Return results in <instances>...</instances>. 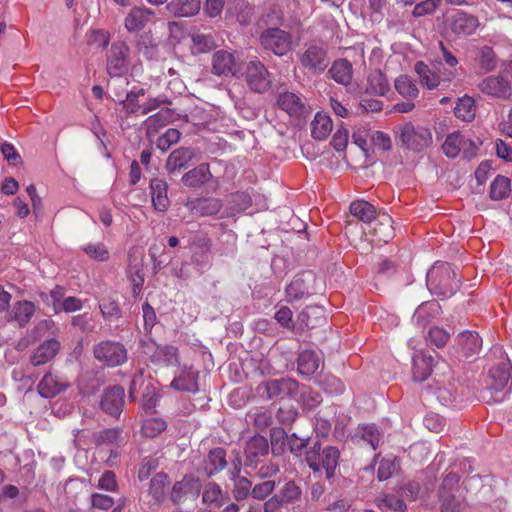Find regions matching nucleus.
Returning <instances> with one entry per match:
<instances>
[{
	"label": "nucleus",
	"mask_w": 512,
	"mask_h": 512,
	"mask_svg": "<svg viewBox=\"0 0 512 512\" xmlns=\"http://www.w3.org/2000/svg\"><path fill=\"white\" fill-rule=\"evenodd\" d=\"M429 291L439 297L448 298L459 289L460 279L454 267L447 263L435 264L426 276Z\"/></svg>",
	"instance_id": "f257e3e1"
},
{
	"label": "nucleus",
	"mask_w": 512,
	"mask_h": 512,
	"mask_svg": "<svg viewBox=\"0 0 512 512\" xmlns=\"http://www.w3.org/2000/svg\"><path fill=\"white\" fill-rule=\"evenodd\" d=\"M395 137L401 145L409 150L421 152L428 148L433 141L428 128L415 126L411 122L395 127Z\"/></svg>",
	"instance_id": "f03ea898"
},
{
	"label": "nucleus",
	"mask_w": 512,
	"mask_h": 512,
	"mask_svg": "<svg viewBox=\"0 0 512 512\" xmlns=\"http://www.w3.org/2000/svg\"><path fill=\"white\" fill-rule=\"evenodd\" d=\"M308 450L305 460L308 466L314 471L319 472L321 469L325 471L326 478L331 479L335 476L336 468L339 464L340 453L337 448L327 446L320 451V447Z\"/></svg>",
	"instance_id": "7ed1b4c3"
},
{
	"label": "nucleus",
	"mask_w": 512,
	"mask_h": 512,
	"mask_svg": "<svg viewBox=\"0 0 512 512\" xmlns=\"http://www.w3.org/2000/svg\"><path fill=\"white\" fill-rule=\"evenodd\" d=\"M298 58L301 67L314 75L323 73L330 63L327 47L322 43L306 44Z\"/></svg>",
	"instance_id": "20e7f679"
},
{
	"label": "nucleus",
	"mask_w": 512,
	"mask_h": 512,
	"mask_svg": "<svg viewBox=\"0 0 512 512\" xmlns=\"http://www.w3.org/2000/svg\"><path fill=\"white\" fill-rule=\"evenodd\" d=\"M259 42L263 49L281 57L292 50L293 37L290 32L273 27L260 34Z\"/></svg>",
	"instance_id": "39448f33"
},
{
	"label": "nucleus",
	"mask_w": 512,
	"mask_h": 512,
	"mask_svg": "<svg viewBox=\"0 0 512 512\" xmlns=\"http://www.w3.org/2000/svg\"><path fill=\"white\" fill-rule=\"evenodd\" d=\"M300 386L292 378H280L262 382L257 387V392L266 399L291 398L295 399L299 394Z\"/></svg>",
	"instance_id": "423d86ee"
},
{
	"label": "nucleus",
	"mask_w": 512,
	"mask_h": 512,
	"mask_svg": "<svg viewBox=\"0 0 512 512\" xmlns=\"http://www.w3.org/2000/svg\"><path fill=\"white\" fill-rule=\"evenodd\" d=\"M477 88L486 96L507 100L512 96V84L504 72L481 79Z\"/></svg>",
	"instance_id": "0eeeda50"
},
{
	"label": "nucleus",
	"mask_w": 512,
	"mask_h": 512,
	"mask_svg": "<svg viewBox=\"0 0 512 512\" xmlns=\"http://www.w3.org/2000/svg\"><path fill=\"white\" fill-rule=\"evenodd\" d=\"M130 48L124 41H116L111 45L106 60L107 73L111 77H121L129 67Z\"/></svg>",
	"instance_id": "6e6552de"
},
{
	"label": "nucleus",
	"mask_w": 512,
	"mask_h": 512,
	"mask_svg": "<svg viewBox=\"0 0 512 512\" xmlns=\"http://www.w3.org/2000/svg\"><path fill=\"white\" fill-rule=\"evenodd\" d=\"M302 490L292 480L287 481L278 493L271 496L263 504V512H276L283 506L295 504L301 500Z\"/></svg>",
	"instance_id": "1a4fd4ad"
},
{
	"label": "nucleus",
	"mask_w": 512,
	"mask_h": 512,
	"mask_svg": "<svg viewBox=\"0 0 512 512\" xmlns=\"http://www.w3.org/2000/svg\"><path fill=\"white\" fill-rule=\"evenodd\" d=\"M245 76L248 87L257 93H264L271 86L270 73L265 65L253 60L245 66Z\"/></svg>",
	"instance_id": "9d476101"
},
{
	"label": "nucleus",
	"mask_w": 512,
	"mask_h": 512,
	"mask_svg": "<svg viewBox=\"0 0 512 512\" xmlns=\"http://www.w3.org/2000/svg\"><path fill=\"white\" fill-rule=\"evenodd\" d=\"M511 361L507 355L501 354L491 365L488 372L489 388L499 392L508 384L511 377Z\"/></svg>",
	"instance_id": "9b49d317"
},
{
	"label": "nucleus",
	"mask_w": 512,
	"mask_h": 512,
	"mask_svg": "<svg viewBox=\"0 0 512 512\" xmlns=\"http://www.w3.org/2000/svg\"><path fill=\"white\" fill-rule=\"evenodd\" d=\"M200 482L192 476H185L181 481L174 484L171 491V500L175 504L186 500H195L200 492Z\"/></svg>",
	"instance_id": "f8f14e48"
},
{
	"label": "nucleus",
	"mask_w": 512,
	"mask_h": 512,
	"mask_svg": "<svg viewBox=\"0 0 512 512\" xmlns=\"http://www.w3.org/2000/svg\"><path fill=\"white\" fill-rule=\"evenodd\" d=\"M314 281L315 275L311 271H305L297 274L286 287V296L288 301L292 302L300 300L309 295Z\"/></svg>",
	"instance_id": "ddd939ff"
},
{
	"label": "nucleus",
	"mask_w": 512,
	"mask_h": 512,
	"mask_svg": "<svg viewBox=\"0 0 512 512\" xmlns=\"http://www.w3.org/2000/svg\"><path fill=\"white\" fill-rule=\"evenodd\" d=\"M438 359V354H414L412 358L413 379L418 382L425 381L431 375Z\"/></svg>",
	"instance_id": "4468645a"
},
{
	"label": "nucleus",
	"mask_w": 512,
	"mask_h": 512,
	"mask_svg": "<svg viewBox=\"0 0 512 512\" xmlns=\"http://www.w3.org/2000/svg\"><path fill=\"white\" fill-rule=\"evenodd\" d=\"M124 406V389L119 386L108 388L101 400V407L104 412L118 417Z\"/></svg>",
	"instance_id": "2eb2a0df"
},
{
	"label": "nucleus",
	"mask_w": 512,
	"mask_h": 512,
	"mask_svg": "<svg viewBox=\"0 0 512 512\" xmlns=\"http://www.w3.org/2000/svg\"><path fill=\"white\" fill-rule=\"evenodd\" d=\"M478 18L466 12H458L452 17L451 30L459 37L470 36L478 29Z\"/></svg>",
	"instance_id": "dca6fc26"
},
{
	"label": "nucleus",
	"mask_w": 512,
	"mask_h": 512,
	"mask_svg": "<svg viewBox=\"0 0 512 512\" xmlns=\"http://www.w3.org/2000/svg\"><path fill=\"white\" fill-rule=\"evenodd\" d=\"M325 322L324 310L320 306H307L297 316L296 330L312 329Z\"/></svg>",
	"instance_id": "f3484780"
},
{
	"label": "nucleus",
	"mask_w": 512,
	"mask_h": 512,
	"mask_svg": "<svg viewBox=\"0 0 512 512\" xmlns=\"http://www.w3.org/2000/svg\"><path fill=\"white\" fill-rule=\"evenodd\" d=\"M278 107L292 117H301L306 113L302 98L294 92H281L277 98Z\"/></svg>",
	"instance_id": "a211bd4d"
},
{
	"label": "nucleus",
	"mask_w": 512,
	"mask_h": 512,
	"mask_svg": "<svg viewBox=\"0 0 512 512\" xmlns=\"http://www.w3.org/2000/svg\"><path fill=\"white\" fill-rule=\"evenodd\" d=\"M171 386L183 392H196L198 390V372L193 367H182L177 372Z\"/></svg>",
	"instance_id": "6ab92c4d"
},
{
	"label": "nucleus",
	"mask_w": 512,
	"mask_h": 512,
	"mask_svg": "<svg viewBox=\"0 0 512 512\" xmlns=\"http://www.w3.org/2000/svg\"><path fill=\"white\" fill-rule=\"evenodd\" d=\"M150 190L154 209L158 212H165L170 206L167 182L163 179L154 178L150 181Z\"/></svg>",
	"instance_id": "aec40b11"
},
{
	"label": "nucleus",
	"mask_w": 512,
	"mask_h": 512,
	"mask_svg": "<svg viewBox=\"0 0 512 512\" xmlns=\"http://www.w3.org/2000/svg\"><path fill=\"white\" fill-rule=\"evenodd\" d=\"M154 12L145 7H134L125 18V28L129 32L142 30L151 20Z\"/></svg>",
	"instance_id": "412c9836"
},
{
	"label": "nucleus",
	"mask_w": 512,
	"mask_h": 512,
	"mask_svg": "<svg viewBox=\"0 0 512 512\" xmlns=\"http://www.w3.org/2000/svg\"><path fill=\"white\" fill-rule=\"evenodd\" d=\"M441 314V306L436 301L424 302L418 306L412 317L413 322L424 329L433 319Z\"/></svg>",
	"instance_id": "4be33fe9"
},
{
	"label": "nucleus",
	"mask_w": 512,
	"mask_h": 512,
	"mask_svg": "<svg viewBox=\"0 0 512 512\" xmlns=\"http://www.w3.org/2000/svg\"><path fill=\"white\" fill-rule=\"evenodd\" d=\"M175 120V113L169 108H163L159 112L149 116L143 123L148 137L157 134L160 128Z\"/></svg>",
	"instance_id": "5701e85b"
},
{
	"label": "nucleus",
	"mask_w": 512,
	"mask_h": 512,
	"mask_svg": "<svg viewBox=\"0 0 512 512\" xmlns=\"http://www.w3.org/2000/svg\"><path fill=\"white\" fill-rule=\"evenodd\" d=\"M194 156L195 152L193 149L186 147L178 148L168 156L165 168L169 173H174L185 168Z\"/></svg>",
	"instance_id": "b1692460"
},
{
	"label": "nucleus",
	"mask_w": 512,
	"mask_h": 512,
	"mask_svg": "<svg viewBox=\"0 0 512 512\" xmlns=\"http://www.w3.org/2000/svg\"><path fill=\"white\" fill-rule=\"evenodd\" d=\"M188 209L199 216L214 215L220 211L221 201L214 198H201L186 203Z\"/></svg>",
	"instance_id": "393cba45"
},
{
	"label": "nucleus",
	"mask_w": 512,
	"mask_h": 512,
	"mask_svg": "<svg viewBox=\"0 0 512 512\" xmlns=\"http://www.w3.org/2000/svg\"><path fill=\"white\" fill-rule=\"evenodd\" d=\"M470 146H474L470 139H465L460 132H454L448 135L442 149L447 157L455 158L462 149L466 150Z\"/></svg>",
	"instance_id": "a878e982"
},
{
	"label": "nucleus",
	"mask_w": 512,
	"mask_h": 512,
	"mask_svg": "<svg viewBox=\"0 0 512 512\" xmlns=\"http://www.w3.org/2000/svg\"><path fill=\"white\" fill-rule=\"evenodd\" d=\"M201 7L200 0H172L168 5V11L176 17H191L196 15Z\"/></svg>",
	"instance_id": "bb28decb"
},
{
	"label": "nucleus",
	"mask_w": 512,
	"mask_h": 512,
	"mask_svg": "<svg viewBox=\"0 0 512 512\" xmlns=\"http://www.w3.org/2000/svg\"><path fill=\"white\" fill-rule=\"evenodd\" d=\"M333 129V123L329 115L326 113H316L311 122V135L314 139L325 140Z\"/></svg>",
	"instance_id": "cd10ccee"
},
{
	"label": "nucleus",
	"mask_w": 512,
	"mask_h": 512,
	"mask_svg": "<svg viewBox=\"0 0 512 512\" xmlns=\"http://www.w3.org/2000/svg\"><path fill=\"white\" fill-rule=\"evenodd\" d=\"M212 178L209 164H200L188 171L182 177V182L187 187H198Z\"/></svg>",
	"instance_id": "c85d7f7f"
},
{
	"label": "nucleus",
	"mask_w": 512,
	"mask_h": 512,
	"mask_svg": "<svg viewBox=\"0 0 512 512\" xmlns=\"http://www.w3.org/2000/svg\"><path fill=\"white\" fill-rule=\"evenodd\" d=\"M329 75L337 83L347 86L352 80V65L346 59H338L329 69Z\"/></svg>",
	"instance_id": "c756f323"
},
{
	"label": "nucleus",
	"mask_w": 512,
	"mask_h": 512,
	"mask_svg": "<svg viewBox=\"0 0 512 512\" xmlns=\"http://www.w3.org/2000/svg\"><path fill=\"white\" fill-rule=\"evenodd\" d=\"M252 200L247 192L231 194L226 199V217L241 213L251 206Z\"/></svg>",
	"instance_id": "7c9ffc66"
},
{
	"label": "nucleus",
	"mask_w": 512,
	"mask_h": 512,
	"mask_svg": "<svg viewBox=\"0 0 512 512\" xmlns=\"http://www.w3.org/2000/svg\"><path fill=\"white\" fill-rule=\"evenodd\" d=\"M457 349L463 352H477L482 349L483 340L477 332L464 331L456 337Z\"/></svg>",
	"instance_id": "2f4dec72"
},
{
	"label": "nucleus",
	"mask_w": 512,
	"mask_h": 512,
	"mask_svg": "<svg viewBox=\"0 0 512 512\" xmlns=\"http://www.w3.org/2000/svg\"><path fill=\"white\" fill-rule=\"evenodd\" d=\"M67 384L51 374L45 375L38 384V392L43 398H52L66 388Z\"/></svg>",
	"instance_id": "473e14b6"
},
{
	"label": "nucleus",
	"mask_w": 512,
	"mask_h": 512,
	"mask_svg": "<svg viewBox=\"0 0 512 512\" xmlns=\"http://www.w3.org/2000/svg\"><path fill=\"white\" fill-rule=\"evenodd\" d=\"M350 213L364 223H371L378 216L375 207L365 200H357L351 203Z\"/></svg>",
	"instance_id": "72a5a7b5"
},
{
	"label": "nucleus",
	"mask_w": 512,
	"mask_h": 512,
	"mask_svg": "<svg viewBox=\"0 0 512 512\" xmlns=\"http://www.w3.org/2000/svg\"><path fill=\"white\" fill-rule=\"evenodd\" d=\"M377 506L382 510L404 512L407 509L406 501L399 491L383 494L377 499Z\"/></svg>",
	"instance_id": "f704fd0d"
},
{
	"label": "nucleus",
	"mask_w": 512,
	"mask_h": 512,
	"mask_svg": "<svg viewBox=\"0 0 512 512\" xmlns=\"http://www.w3.org/2000/svg\"><path fill=\"white\" fill-rule=\"evenodd\" d=\"M268 452V442L263 436H254L246 444L245 454L251 462H256L259 457Z\"/></svg>",
	"instance_id": "c9c22d12"
},
{
	"label": "nucleus",
	"mask_w": 512,
	"mask_h": 512,
	"mask_svg": "<svg viewBox=\"0 0 512 512\" xmlns=\"http://www.w3.org/2000/svg\"><path fill=\"white\" fill-rule=\"evenodd\" d=\"M367 82L366 90L371 94L383 96L390 90V86L385 75L379 70L371 72L368 76Z\"/></svg>",
	"instance_id": "e433bc0d"
},
{
	"label": "nucleus",
	"mask_w": 512,
	"mask_h": 512,
	"mask_svg": "<svg viewBox=\"0 0 512 512\" xmlns=\"http://www.w3.org/2000/svg\"><path fill=\"white\" fill-rule=\"evenodd\" d=\"M377 223L373 228L374 235L378 237L379 241L388 242L394 235L392 227V218L386 213H379Z\"/></svg>",
	"instance_id": "4c0bfd02"
},
{
	"label": "nucleus",
	"mask_w": 512,
	"mask_h": 512,
	"mask_svg": "<svg viewBox=\"0 0 512 512\" xmlns=\"http://www.w3.org/2000/svg\"><path fill=\"white\" fill-rule=\"evenodd\" d=\"M478 64L484 73L494 71L498 66V58L493 49L489 46H482L478 50Z\"/></svg>",
	"instance_id": "58836bf2"
},
{
	"label": "nucleus",
	"mask_w": 512,
	"mask_h": 512,
	"mask_svg": "<svg viewBox=\"0 0 512 512\" xmlns=\"http://www.w3.org/2000/svg\"><path fill=\"white\" fill-rule=\"evenodd\" d=\"M511 192L510 179L498 175L490 185V198L495 201H499L507 198Z\"/></svg>",
	"instance_id": "ea45409f"
},
{
	"label": "nucleus",
	"mask_w": 512,
	"mask_h": 512,
	"mask_svg": "<svg viewBox=\"0 0 512 512\" xmlns=\"http://www.w3.org/2000/svg\"><path fill=\"white\" fill-rule=\"evenodd\" d=\"M415 72L419 76L420 83L427 87L428 89H434L436 88L439 83V76L431 71V69L428 67L427 64H425L423 61H418L415 64Z\"/></svg>",
	"instance_id": "a19ab883"
},
{
	"label": "nucleus",
	"mask_w": 512,
	"mask_h": 512,
	"mask_svg": "<svg viewBox=\"0 0 512 512\" xmlns=\"http://www.w3.org/2000/svg\"><path fill=\"white\" fill-rule=\"evenodd\" d=\"M167 486H168L167 475L164 473H157L151 479L150 486H149V495L152 497V499L156 503H158L164 499Z\"/></svg>",
	"instance_id": "79ce46f5"
},
{
	"label": "nucleus",
	"mask_w": 512,
	"mask_h": 512,
	"mask_svg": "<svg viewBox=\"0 0 512 512\" xmlns=\"http://www.w3.org/2000/svg\"><path fill=\"white\" fill-rule=\"evenodd\" d=\"M400 468V463L397 457L388 455L384 457L379 464L377 470V478L379 481H384L392 477Z\"/></svg>",
	"instance_id": "37998d69"
},
{
	"label": "nucleus",
	"mask_w": 512,
	"mask_h": 512,
	"mask_svg": "<svg viewBox=\"0 0 512 512\" xmlns=\"http://www.w3.org/2000/svg\"><path fill=\"white\" fill-rule=\"evenodd\" d=\"M455 116L463 121H471L475 116V102L473 98L464 96L460 98L454 108Z\"/></svg>",
	"instance_id": "c03bdc74"
},
{
	"label": "nucleus",
	"mask_w": 512,
	"mask_h": 512,
	"mask_svg": "<svg viewBox=\"0 0 512 512\" xmlns=\"http://www.w3.org/2000/svg\"><path fill=\"white\" fill-rule=\"evenodd\" d=\"M298 371L302 375H312L320 366L321 359L317 354H299L297 359Z\"/></svg>",
	"instance_id": "a18cd8bd"
},
{
	"label": "nucleus",
	"mask_w": 512,
	"mask_h": 512,
	"mask_svg": "<svg viewBox=\"0 0 512 512\" xmlns=\"http://www.w3.org/2000/svg\"><path fill=\"white\" fill-rule=\"evenodd\" d=\"M395 88L401 96L407 99H414L419 94L416 84L406 75H401L395 80Z\"/></svg>",
	"instance_id": "49530a36"
},
{
	"label": "nucleus",
	"mask_w": 512,
	"mask_h": 512,
	"mask_svg": "<svg viewBox=\"0 0 512 512\" xmlns=\"http://www.w3.org/2000/svg\"><path fill=\"white\" fill-rule=\"evenodd\" d=\"M35 306L30 301H20L14 306V318L20 326H25L34 315Z\"/></svg>",
	"instance_id": "de8ad7c7"
},
{
	"label": "nucleus",
	"mask_w": 512,
	"mask_h": 512,
	"mask_svg": "<svg viewBox=\"0 0 512 512\" xmlns=\"http://www.w3.org/2000/svg\"><path fill=\"white\" fill-rule=\"evenodd\" d=\"M167 428V423L164 419L153 417L146 419L141 428L143 436L154 438L161 434Z\"/></svg>",
	"instance_id": "09e8293b"
},
{
	"label": "nucleus",
	"mask_w": 512,
	"mask_h": 512,
	"mask_svg": "<svg viewBox=\"0 0 512 512\" xmlns=\"http://www.w3.org/2000/svg\"><path fill=\"white\" fill-rule=\"evenodd\" d=\"M223 494L219 485L208 483L203 492V502L214 507H221L223 504Z\"/></svg>",
	"instance_id": "8fccbe9b"
},
{
	"label": "nucleus",
	"mask_w": 512,
	"mask_h": 512,
	"mask_svg": "<svg viewBox=\"0 0 512 512\" xmlns=\"http://www.w3.org/2000/svg\"><path fill=\"white\" fill-rule=\"evenodd\" d=\"M81 250L88 257L96 261H106L109 258V251L105 244L101 242L84 244L81 246Z\"/></svg>",
	"instance_id": "3c124183"
},
{
	"label": "nucleus",
	"mask_w": 512,
	"mask_h": 512,
	"mask_svg": "<svg viewBox=\"0 0 512 512\" xmlns=\"http://www.w3.org/2000/svg\"><path fill=\"white\" fill-rule=\"evenodd\" d=\"M224 467V450L217 448L211 450L205 462V469L208 475L221 471Z\"/></svg>",
	"instance_id": "603ef678"
},
{
	"label": "nucleus",
	"mask_w": 512,
	"mask_h": 512,
	"mask_svg": "<svg viewBox=\"0 0 512 512\" xmlns=\"http://www.w3.org/2000/svg\"><path fill=\"white\" fill-rule=\"evenodd\" d=\"M449 338L450 335L446 330L440 327H433L429 330L426 340L430 347L442 349L448 342Z\"/></svg>",
	"instance_id": "864d4df0"
},
{
	"label": "nucleus",
	"mask_w": 512,
	"mask_h": 512,
	"mask_svg": "<svg viewBox=\"0 0 512 512\" xmlns=\"http://www.w3.org/2000/svg\"><path fill=\"white\" fill-rule=\"evenodd\" d=\"M110 38V33L103 29H93L87 33V43L102 49L108 46Z\"/></svg>",
	"instance_id": "5fc2aeb1"
},
{
	"label": "nucleus",
	"mask_w": 512,
	"mask_h": 512,
	"mask_svg": "<svg viewBox=\"0 0 512 512\" xmlns=\"http://www.w3.org/2000/svg\"><path fill=\"white\" fill-rule=\"evenodd\" d=\"M245 65L243 58L239 53L226 52V75L230 73L232 76L239 77L243 75V66Z\"/></svg>",
	"instance_id": "6e6d98bb"
},
{
	"label": "nucleus",
	"mask_w": 512,
	"mask_h": 512,
	"mask_svg": "<svg viewBox=\"0 0 512 512\" xmlns=\"http://www.w3.org/2000/svg\"><path fill=\"white\" fill-rule=\"evenodd\" d=\"M295 400L302 402L308 408H313L322 401L319 393L312 391L306 386H300L299 394Z\"/></svg>",
	"instance_id": "4d7b16f0"
},
{
	"label": "nucleus",
	"mask_w": 512,
	"mask_h": 512,
	"mask_svg": "<svg viewBox=\"0 0 512 512\" xmlns=\"http://www.w3.org/2000/svg\"><path fill=\"white\" fill-rule=\"evenodd\" d=\"M180 132L177 129L169 128L163 135L157 140V148L161 151H167L172 145L176 144L180 140Z\"/></svg>",
	"instance_id": "13d9d810"
},
{
	"label": "nucleus",
	"mask_w": 512,
	"mask_h": 512,
	"mask_svg": "<svg viewBox=\"0 0 512 512\" xmlns=\"http://www.w3.org/2000/svg\"><path fill=\"white\" fill-rule=\"evenodd\" d=\"M441 0H424L420 3H417L414 6L412 11V15L415 18H420L426 15L433 14L436 9L439 7Z\"/></svg>",
	"instance_id": "bf43d9fd"
},
{
	"label": "nucleus",
	"mask_w": 512,
	"mask_h": 512,
	"mask_svg": "<svg viewBox=\"0 0 512 512\" xmlns=\"http://www.w3.org/2000/svg\"><path fill=\"white\" fill-rule=\"evenodd\" d=\"M276 486L275 481L267 480L256 484L251 490V496L257 500H265L272 494Z\"/></svg>",
	"instance_id": "052dcab7"
},
{
	"label": "nucleus",
	"mask_w": 512,
	"mask_h": 512,
	"mask_svg": "<svg viewBox=\"0 0 512 512\" xmlns=\"http://www.w3.org/2000/svg\"><path fill=\"white\" fill-rule=\"evenodd\" d=\"M157 402H158V396L156 393V388L151 383H148L145 386V389H144L143 395H142V408L146 412H150L156 407Z\"/></svg>",
	"instance_id": "680f3d73"
},
{
	"label": "nucleus",
	"mask_w": 512,
	"mask_h": 512,
	"mask_svg": "<svg viewBox=\"0 0 512 512\" xmlns=\"http://www.w3.org/2000/svg\"><path fill=\"white\" fill-rule=\"evenodd\" d=\"M362 439L371 445L373 450H376L380 443V433L375 425H367L362 428Z\"/></svg>",
	"instance_id": "e2e57ef3"
},
{
	"label": "nucleus",
	"mask_w": 512,
	"mask_h": 512,
	"mask_svg": "<svg viewBox=\"0 0 512 512\" xmlns=\"http://www.w3.org/2000/svg\"><path fill=\"white\" fill-rule=\"evenodd\" d=\"M293 313L290 308L283 306L275 313L276 321L283 327L296 330V321L292 319Z\"/></svg>",
	"instance_id": "0e129e2a"
},
{
	"label": "nucleus",
	"mask_w": 512,
	"mask_h": 512,
	"mask_svg": "<svg viewBox=\"0 0 512 512\" xmlns=\"http://www.w3.org/2000/svg\"><path fill=\"white\" fill-rule=\"evenodd\" d=\"M297 409L293 406H281L276 414L277 419L283 425H291L297 418Z\"/></svg>",
	"instance_id": "69168bd1"
},
{
	"label": "nucleus",
	"mask_w": 512,
	"mask_h": 512,
	"mask_svg": "<svg viewBox=\"0 0 512 512\" xmlns=\"http://www.w3.org/2000/svg\"><path fill=\"white\" fill-rule=\"evenodd\" d=\"M250 420L253 421L254 426L259 430L263 431L272 424V416L267 411H258L252 415H249Z\"/></svg>",
	"instance_id": "338daca9"
},
{
	"label": "nucleus",
	"mask_w": 512,
	"mask_h": 512,
	"mask_svg": "<svg viewBox=\"0 0 512 512\" xmlns=\"http://www.w3.org/2000/svg\"><path fill=\"white\" fill-rule=\"evenodd\" d=\"M114 505V499L111 496L93 493L91 495V506L99 510H108Z\"/></svg>",
	"instance_id": "774afa93"
}]
</instances>
